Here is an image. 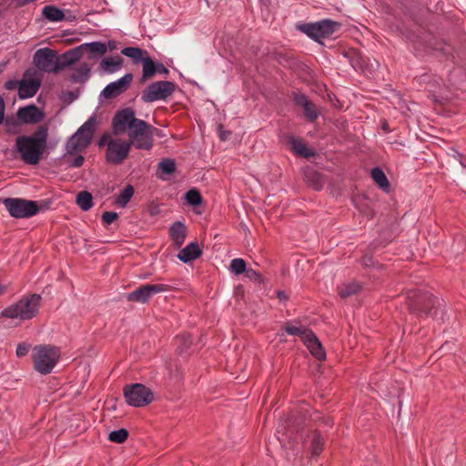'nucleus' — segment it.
Returning <instances> with one entry per match:
<instances>
[{
  "instance_id": "f257e3e1",
  "label": "nucleus",
  "mask_w": 466,
  "mask_h": 466,
  "mask_svg": "<svg viewBox=\"0 0 466 466\" xmlns=\"http://www.w3.org/2000/svg\"><path fill=\"white\" fill-rule=\"evenodd\" d=\"M48 131V125L43 124L30 135L18 136L12 149L13 155L18 156L26 165H38L45 156L49 154Z\"/></svg>"
},
{
  "instance_id": "f03ea898",
  "label": "nucleus",
  "mask_w": 466,
  "mask_h": 466,
  "mask_svg": "<svg viewBox=\"0 0 466 466\" xmlns=\"http://www.w3.org/2000/svg\"><path fill=\"white\" fill-rule=\"evenodd\" d=\"M405 305L409 313L417 318L430 317L444 321L442 301L427 290L410 289L405 297Z\"/></svg>"
},
{
  "instance_id": "7ed1b4c3",
  "label": "nucleus",
  "mask_w": 466,
  "mask_h": 466,
  "mask_svg": "<svg viewBox=\"0 0 466 466\" xmlns=\"http://www.w3.org/2000/svg\"><path fill=\"white\" fill-rule=\"evenodd\" d=\"M41 299V295L36 293L25 296L17 302L5 308L0 315L3 318L20 320L32 319L38 314Z\"/></svg>"
},
{
  "instance_id": "20e7f679",
  "label": "nucleus",
  "mask_w": 466,
  "mask_h": 466,
  "mask_svg": "<svg viewBox=\"0 0 466 466\" xmlns=\"http://www.w3.org/2000/svg\"><path fill=\"white\" fill-rule=\"evenodd\" d=\"M97 126L96 116H91L72 135L66 143V155H75L83 152L91 143L93 135Z\"/></svg>"
},
{
  "instance_id": "39448f33",
  "label": "nucleus",
  "mask_w": 466,
  "mask_h": 466,
  "mask_svg": "<svg viewBox=\"0 0 466 466\" xmlns=\"http://www.w3.org/2000/svg\"><path fill=\"white\" fill-rule=\"evenodd\" d=\"M132 127L129 129L128 143L137 149L149 150L153 146V136L158 133L159 129L152 127L145 120L134 121Z\"/></svg>"
},
{
  "instance_id": "423d86ee",
  "label": "nucleus",
  "mask_w": 466,
  "mask_h": 466,
  "mask_svg": "<svg viewBox=\"0 0 466 466\" xmlns=\"http://www.w3.org/2000/svg\"><path fill=\"white\" fill-rule=\"evenodd\" d=\"M60 357L59 349L50 345L35 346L33 350L34 368L41 374L52 372Z\"/></svg>"
},
{
  "instance_id": "0eeeda50",
  "label": "nucleus",
  "mask_w": 466,
  "mask_h": 466,
  "mask_svg": "<svg viewBox=\"0 0 466 466\" xmlns=\"http://www.w3.org/2000/svg\"><path fill=\"white\" fill-rule=\"evenodd\" d=\"M341 24L331 19H322L316 23H308L299 25V29L309 37L318 43H321L322 38H328L337 32Z\"/></svg>"
},
{
  "instance_id": "6e6552de",
  "label": "nucleus",
  "mask_w": 466,
  "mask_h": 466,
  "mask_svg": "<svg viewBox=\"0 0 466 466\" xmlns=\"http://www.w3.org/2000/svg\"><path fill=\"white\" fill-rule=\"evenodd\" d=\"M3 204L9 215L15 218H28L40 211L37 201L19 198H6Z\"/></svg>"
},
{
  "instance_id": "1a4fd4ad",
  "label": "nucleus",
  "mask_w": 466,
  "mask_h": 466,
  "mask_svg": "<svg viewBox=\"0 0 466 466\" xmlns=\"http://www.w3.org/2000/svg\"><path fill=\"white\" fill-rule=\"evenodd\" d=\"M123 393L127 403L132 407H144L154 400L152 390L141 383L126 385Z\"/></svg>"
},
{
  "instance_id": "9d476101",
  "label": "nucleus",
  "mask_w": 466,
  "mask_h": 466,
  "mask_svg": "<svg viewBox=\"0 0 466 466\" xmlns=\"http://www.w3.org/2000/svg\"><path fill=\"white\" fill-rule=\"evenodd\" d=\"M176 87V83L171 81H155L143 90L141 94V100L145 103L166 100L175 92Z\"/></svg>"
},
{
  "instance_id": "9b49d317",
  "label": "nucleus",
  "mask_w": 466,
  "mask_h": 466,
  "mask_svg": "<svg viewBox=\"0 0 466 466\" xmlns=\"http://www.w3.org/2000/svg\"><path fill=\"white\" fill-rule=\"evenodd\" d=\"M307 420H310V411L304 408L294 410L288 418L284 435L289 440L290 447H293L294 442L299 443L295 434L303 430Z\"/></svg>"
},
{
  "instance_id": "f8f14e48",
  "label": "nucleus",
  "mask_w": 466,
  "mask_h": 466,
  "mask_svg": "<svg viewBox=\"0 0 466 466\" xmlns=\"http://www.w3.org/2000/svg\"><path fill=\"white\" fill-rule=\"evenodd\" d=\"M172 289V287L167 284H145L127 295V299L132 302L145 304L156 294L166 292Z\"/></svg>"
},
{
  "instance_id": "ddd939ff",
  "label": "nucleus",
  "mask_w": 466,
  "mask_h": 466,
  "mask_svg": "<svg viewBox=\"0 0 466 466\" xmlns=\"http://www.w3.org/2000/svg\"><path fill=\"white\" fill-rule=\"evenodd\" d=\"M35 67L45 73H58L57 52L49 47L40 48L33 56Z\"/></svg>"
},
{
  "instance_id": "4468645a",
  "label": "nucleus",
  "mask_w": 466,
  "mask_h": 466,
  "mask_svg": "<svg viewBox=\"0 0 466 466\" xmlns=\"http://www.w3.org/2000/svg\"><path fill=\"white\" fill-rule=\"evenodd\" d=\"M131 143L122 139L108 141L106 152V160L112 165H120L127 157Z\"/></svg>"
},
{
  "instance_id": "2eb2a0df",
  "label": "nucleus",
  "mask_w": 466,
  "mask_h": 466,
  "mask_svg": "<svg viewBox=\"0 0 466 466\" xmlns=\"http://www.w3.org/2000/svg\"><path fill=\"white\" fill-rule=\"evenodd\" d=\"M135 117V111L131 107L118 110L112 119V128L115 135H119L130 129L134 121H139Z\"/></svg>"
},
{
  "instance_id": "dca6fc26",
  "label": "nucleus",
  "mask_w": 466,
  "mask_h": 466,
  "mask_svg": "<svg viewBox=\"0 0 466 466\" xmlns=\"http://www.w3.org/2000/svg\"><path fill=\"white\" fill-rule=\"evenodd\" d=\"M133 75L131 73L126 74L116 81L109 83L101 92V96L106 99L116 98L121 94L125 93L131 85Z\"/></svg>"
},
{
  "instance_id": "f3484780",
  "label": "nucleus",
  "mask_w": 466,
  "mask_h": 466,
  "mask_svg": "<svg viewBox=\"0 0 466 466\" xmlns=\"http://www.w3.org/2000/svg\"><path fill=\"white\" fill-rule=\"evenodd\" d=\"M16 116L21 124L33 125L40 123L44 119L45 114L35 105L31 104L19 107Z\"/></svg>"
},
{
  "instance_id": "a211bd4d",
  "label": "nucleus",
  "mask_w": 466,
  "mask_h": 466,
  "mask_svg": "<svg viewBox=\"0 0 466 466\" xmlns=\"http://www.w3.org/2000/svg\"><path fill=\"white\" fill-rule=\"evenodd\" d=\"M292 97L294 103L304 109V116L307 120L309 122L317 120L319 116V112L314 103L310 101L305 94L295 92L293 93Z\"/></svg>"
},
{
  "instance_id": "6ab92c4d",
  "label": "nucleus",
  "mask_w": 466,
  "mask_h": 466,
  "mask_svg": "<svg viewBox=\"0 0 466 466\" xmlns=\"http://www.w3.org/2000/svg\"><path fill=\"white\" fill-rule=\"evenodd\" d=\"M41 86L40 78H32L29 80H22L18 86V96L21 99L33 97Z\"/></svg>"
},
{
  "instance_id": "aec40b11",
  "label": "nucleus",
  "mask_w": 466,
  "mask_h": 466,
  "mask_svg": "<svg viewBox=\"0 0 466 466\" xmlns=\"http://www.w3.org/2000/svg\"><path fill=\"white\" fill-rule=\"evenodd\" d=\"M290 150L302 157L309 158L316 156V151L313 148L309 147L301 139L296 138L294 136H289L287 137Z\"/></svg>"
},
{
  "instance_id": "412c9836",
  "label": "nucleus",
  "mask_w": 466,
  "mask_h": 466,
  "mask_svg": "<svg viewBox=\"0 0 466 466\" xmlns=\"http://www.w3.org/2000/svg\"><path fill=\"white\" fill-rule=\"evenodd\" d=\"M82 57V53L79 51V47L76 46L63 53L62 55L57 54V71H61L66 67L74 65Z\"/></svg>"
},
{
  "instance_id": "4be33fe9",
  "label": "nucleus",
  "mask_w": 466,
  "mask_h": 466,
  "mask_svg": "<svg viewBox=\"0 0 466 466\" xmlns=\"http://www.w3.org/2000/svg\"><path fill=\"white\" fill-rule=\"evenodd\" d=\"M82 56L87 54L88 59H95L97 56H103L107 50V46L103 42H90L78 46Z\"/></svg>"
},
{
  "instance_id": "5701e85b",
  "label": "nucleus",
  "mask_w": 466,
  "mask_h": 466,
  "mask_svg": "<svg viewBox=\"0 0 466 466\" xmlns=\"http://www.w3.org/2000/svg\"><path fill=\"white\" fill-rule=\"evenodd\" d=\"M303 343L318 360H324L326 359V352L313 331H311Z\"/></svg>"
},
{
  "instance_id": "b1692460",
  "label": "nucleus",
  "mask_w": 466,
  "mask_h": 466,
  "mask_svg": "<svg viewBox=\"0 0 466 466\" xmlns=\"http://www.w3.org/2000/svg\"><path fill=\"white\" fill-rule=\"evenodd\" d=\"M202 255V249L197 242H191L177 254V258L184 263L190 262Z\"/></svg>"
},
{
  "instance_id": "393cba45",
  "label": "nucleus",
  "mask_w": 466,
  "mask_h": 466,
  "mask_svg": "<svg viewBox=\"0 0 466 466\" xmlns=\"http://www.w3.org/2000/svg\"><path fill=\"white\" fill-rule=\"evenodd\" d=\"M169 236L174 241L175 246L177 248H180L187 237L186 226L184 223L181 221L174 222L169 228Z\"/></svg>"
},
{
  "instance_id": "a878e982",
  "label": "nucleus",
  "mask_w": 466,
  "mask_h": 466,
  "mask_svg": "<svg viewBox=\"0 0 466 466\" xmlns=\"http://www.w3.org/2000/svg\"><path fill=\"white\" fill-rule=\"evenodd\" d=\"M123 61L119 56L106 57L100 62L99 70L102 73L113 74L121 68Z\"/></svg>"
},
{
  "instance_id": "bb28decb",
  "label": "nucleus",
  "mask_w": 466,
  "mask_h": 466,
  "mask_svg": "<svg viewBox=\"0 0 466 466\" xmlns=\"http://www.w3.org/2000/svg\"><path fill=\"white\" fill-rule=\"evenodd\" d=\"M304 180L317 191L321 190L324 185L322 175L309 167L304 170Z\"/></svg>"
},
{
  "instance_id": "cd10ccee",
  "label": "nucleus",
  "mask_w": 466,
  "mask_h": 466,
  "mask_svg": "<svg viewBox=\"0 0 466 466\" xmlns=\"http://www.w3.org/2000/svg\"><path fill=\"white\" fill-rule=\"evenodd\" d=\"M91 68L86 63H82L77 67L74 68V72L69 77L72 83H86L90 77Z\"/></svg>"
},
{
  "instance_id": "c85d7f7f",
  "label": "nucleus",
  "mask_w": 466,
  "mask_h": 466,
  "mask_svg": "<svg viewBox=\"0 0 466 466\" xmlns=\"http://www.w3.org/2000/svg\"><path fill=\"white\" fill-rule=\"evenodd\" d=\"M43 16L50 22H61L66 18V14L63 10L56 7V5H46L42 9Z\"/></svg>"
},
{
  "instance_id": "c756f323",
  "label": "nucleus",
  "mask_w": 466,
  "mask_h": 466,
  "mask_svg": "<svg viewBox=\"0 0 466 466\" xmlns=\"http://www.w3.org/2000/svg\"><path fill=\"white\" fill-rule=\"evenodd\" d=\"M142 64L143 69L140 82L143 83L146 80L152 78L157 74V63H155L148 55H147L143 59Z\"/></svg>"
},
{
  "instance_id": "7c9ffc66",
  "label": "nucleus",
  "mask_w": 466,
  "mask_h": 466,
  "mask_svg": "<svg viewBox=\"0 0 466 466\" xmlns=\"http://www.w3.org/2000/svg\"><path fill=\"white\" fill-rule=\"evenodd\" d=\"M371 177L381 189L385 191L390 189V184L389 179L380 167H376L371 169Z\"/></svg>"
},
{
  "instance_id": "2f4dec72",
  "label": "nucleus",
  "mask_w": 466,
  "mask_h": 466,
  "mask_svg": "<svg viewBox=\"0 0 466 466\" xmlns=\"http://www.w3.org/2000/svg\"><path fill=\"white\" fill-rule=\"evenodd\" d=\"M121 54L133 59L135 64L142 62L147 52L139 47L127 46L121 50Z\"/></svg>"
},
{
  "instance_id": "473e14b6",
  "label": "nucleus",
  "mask_w": 466,
  "mask_h": 466,
  "mask_svg": "<svg viewBox=\"0 0 466 466\" xmlns=\"http://www.w3.org/2000/svg\"><path fill=\"white\" fill-rule=\"evenodd\" d=\"M285 331L291 336H298L300 338L301 341L304 342L306 339L309 337V335L311 333V329L306 328V327H296L291 325L290 323H286L283 327Z\"/></svg>"
},
{
  "instance_id": "72a5a7b5",
  "label": "nucleus",
  "mask_w": 466,
  "mask_h": 466,
  "mask_svg": "<svg viewBox=\"0 0 466 466\" xmlns=\"http://www.w3.org/2000/svg\"><path fill=\"white\" fill-rule=\"evenodd\" d=\"M176 171V163L174 159L165 158L157 165V176L164 178L161 174L170 176Z\"/></svg>"
},
{
  "instance_id": "f704fd0d",
  "label": "nucleus",
  "mask_w": 466,
  "mask_h": 466,
  "mask_svg": "<svg viewBox=\"0 0 466 466\" xmlns=\"http://www.w3.org/2000/svg\"><path fill=\"white\" fill-rule=\"evenodd\" d=\"M76 204L83 211H87L93 207V197L88 191H80L76 195Z\"/></svg>"
},
{
  "instance_id": "c9c22d12",
  "label": "nucleus",
  "mask_w": 466,
  "mask_h": 466,
  "mask_svg": "<svg viewBox=\"0 0 466 466\" xmlns=\"http://www.w3.org/2000/svg\"><path fill=\"white\" fill-rule=\"evenodd\" d=\"M324 447V439L320 435L319 431H315L312 435L310 441V453L311 456H319Z\"/></svg>"
},
{
  "instance_id": "e433bc0d",
  "label": "nucleus",
  "mask_w": 466,
  "mask_h": 466,
  "mask_svg": "<svg viewBox=\"0 0 466 466\" xmlns=\"http://www.w3.org/2000/svg\"><path fill=\"white\" fill-rule=\"evenodd\" d=\"M133 195H134V187L131 185H127L120 192V194L116 197V198L115 200V204L119 205L121 207H126L127 204L130 201Z\"/></svg>"
},
{
  "instance_id": "4c0bfd02",
  "label": "nucleus",
  "mask_w": 466,
  "mask_h": 466,
  "mask_svg": "<svg viewBox=\"0 0 466 466\" xmlns=\"http://www.w3.org/2000/svg\"><path fill=\"white\" fill-rule=\"evenodd\" d=\"M361 286L357 282L343 284L339 287V294L341 298H348L358 293Z\"/></svg>"
},
{
  "instance_id": "58836bf2",
  "label": "nucleus",
  "mask_w": 466,
  "mask_h": 466,
  "mask_svg": "<svg viewBox=\"0 0 466 466\" xmlns=\"http://www.w3.org/2000/svg\"><path fill=\"white\" fill-rule=\"evenodd\" d=\"M178 345L177 347V351L182 355L187 352L188 349L192 345V338L189 334H182L177 337Z\"/></svg>"
},
{
  "instance_id": "ea45409f",
  "label": "nucleus",
  "mask_w": 466,
  "mask_h": 466,
  "mask_svg": "<svg viewBox=\"0 0 466 466\" xmlns=\"http://www.w3.org/2000/svg\"><path fill=\"white\" fill-rule=\"evenodd\" d=\"M185 199L187 202V204L192 207H198L203 201L200 192L196 188H191L188 191H187L185 194Z\"/></svg>"
},
{
  "instance_id": "a19ab883",
  "label": "nucleus",
  "mask_w": 466,
  "mask_h": 466,
  "mask_svg": "<svg viewBox=\"0 0 466 466\" xmlns=\"http://www.w3.org/2000/svg\"><path fill=\"white\" fill-rule=\"evenodd\" d=\"M229 270L235 275H240L246 272L247 264L243 258H234L230 261Z\"/></svg>"
},
{
  "instance_id": "79ce46f5",
  "label": "nucleus",
  "mask_w": 466,
  "mask_h": 466,
  "mask_svg": "<svg viewBox=\"0 0 466 466\" xmlns=\"http://www.w3.org/2000/svg\"><path fill=\"white\" fill-rule=\"evenodd\" d=\"M310 420L316 423L325 425L329 428L333 426V420L329 416L322 415L319 411L310 412Z\"/></svg>"
},
{
  "instance_id": "37998d69",
  "label": "nucleus",
  "mask_w": 466,
  "mask_h": 466,
  "mask_svg": "<svg viewBox=\"0 0 466 466\" xmlns=\"http://www.w3.org/2000/svg\"><path fill=\"white\" fill-rule=\"evenodd\" d=\"M128 437V431L126 429L112 431L108 435V440L115 443H123Z\"/></svg>"
},
{
  "instance_id": "c03bdc74",
  "label": "nucleus",
  "mask_w": 466,
  "mask_h": 466,
  "mask_svg": "<svg viewBox=\"0 0 466 466\" xmlns=\"http://www.w3.org/2000/svg\"><path fill=\"white\" fill-rule=\"evenodd\" d=\"M65 161L68 164L70 167H80L83 166L85 162V157L81 155L76 156L74 158H68L66 156H64Z\"/></svg>"
},
{
  "instance_id": "a18cd8bd",
  "label": "nucleus",
  "mask_w": 466,
  "mask_h": 466,
  "mask_svg": "<svg viewBox=\"0 0 466 466\" xmlns=\"http://www.w3.org/2000/svg\"><path fill=\"white\" fill-rule=\"evenodd\" d=\"M118 218V214L114 211H105L102 214V221L106 225H109L116 220Z\"/></svg>"
},
{
  "instance_id": "49530a36",
  "label": "nucleus",
  "mask_w": 466,
  "mask_h": 466,
  "mask_svg": "<svg viewBox=\"0 0 466 466\" xmlns=\"http://www.w3.org/2000/svg\"><path fill=\"white\" fill-rule=\"evenodd\" d=\"M245 275L249 279H254L259 283L262 282L261 275L257 270H255L253 268H247Z\"/></svg>"
},
{
  "instance_id": "de8ad7c7",
  "label": "nucleus",
  "mask_w": 466,
  "mask_h": 466,
  "mask_svg": "<svg viewBox=\"0 0 466 466\" xmlns=\"http://www.w3.org/2000/svg\"><path fill=\"white\" fill-rule=\"evenodd\" d=\"M30 349V345L26 343H19L16 347V356L21 358L25 356Z\"/></svg>"
},
{
  "instance_id": "09e8293b",
  "label": "nucleus",
  "mask_w": 466,
  "mask_h": 466,
  "mask_svg": "<svg viewBox=\"0 0 466 466\" xmlns=\"http://www.w3.org/2000/svg\"><path fill=\"white\" fill-rule=\"evenodd\" d=\"M218 136H219V138L221 141L228 140L231 135L230 131L224 130L223 125H221V124H219L218 126Z\"/></svg>"
},
{
  "instance_id": "8fccbe9b",
  "label": "nucleus",
  "mask_w": 466,
  "mask_h": 466,
  "mask_svg": "<svg viewBox=\"0 0 466 466\" xmlns=\"http://www.w3.org/2000/svg\"><path fill=\"white\" fill-rule=\"evenodd\" d=\"M361 263L364 267H371L374 265L373 258L370 255L366 254L361 259Z\"/></svg>"
},
{
  "instance_id": "3c124183",
  "label": "nucleus",
  "mask_w": 466,
  "mask_h": 466,
  "mask_svg": "<svg viewBox=\"0 0 466 466\" xmlns=\"http://www.w3.org/2000/svg\"><path fill=\"white\" fill-rule=\"evenodd\" d=\"M157 73L167 76L169 74V70L164 66L163 63L157 62Z\"/></svg>"
},
{
  "instance_id": "603ef678",
  "label": "nucleus",
  "mask_w": 466,
  "mask_h": 466,
  "mask_svg": "<svg viewBox=\"0 0 466 466\" xmlns=\"http://www.w3.org/2000/svg\"><path fill=\"white\" fill-rule=\"evenodd\" d=\"M110 140H113L112 138H110V136L108 134H104L98 140V143L97 145L99 147H103L105 145H106L108 147V141Z\"/></svg>"
},
{
  "instance_id": "864d4df0",
  "label": "nucleus",
  "mask_w": 466,
  "mask_h": 466,
  "mask_svg": "<svg viewBox=\"0 0 466 466\" xmlns=\"http://www.w3.org/2000/svg\"><path fill=\"white\" fill-rule=\"evenodd\" d=\"M5 117V101L2 96H0V125L3 123Z\"/></svg>"
},
{
  "instance_id": "5fc2aeb1",
  "label": "nucleus",
  "mask_w": 466,
  "mask_h": 466,
  "mask_svg": "<svg viewBox=\"0 0 466 466\" xmlns=\"http://www.w3.org/2000/svg\"><path fill=\"white\" fill-rule=\"evenodd\" d=\"M277 298L280 300V301H287L289 299V296L288 294L284 291V290H278L277 291Z\"/></svg>"
},
{
  "instance_id": "6e6d98bb",
  "label": "nucleus",
  "mask_w": 466,
  "mask_h": 466,
  "mask_svg": "<svg viewBox=\"0 0 466 466\" xmlns=\"http://www.w3.org/2000/svg\"><path fill=\"white\" fill-rule=\"evenodd\" d=\"M16 86H17V82L14 81V80H9V81L5 82V88L9 89V90L15 88Z\"/></svg>"
},
{
  "instance_id": "4d7b16f0",
  "label": "nucleus",
  "mask_w": 466,
  "mask_h": 466,
  "mask_svg": "<svg viewBox=\"0 0 466 466\" xmlns=\"http://www.w3.org/2000/svg\"><path fill=\"white\" fill-rule=\"evenodd\" d=\"M66 96L68 97V102L70 103V102H73L75 99L77 98L78 94L74 92V91H68Z\"/></svg>"
},
{
  "instance_id": "13d9d810",
  "label": "nucleus",
  "mask_w": 466,
  "mask_h": 466,
  "mask_svg": "<svg viewBox=\"0 0 466 466\" xmlns=\"http://www.w3.org/2000/svg\"><path fill=\"white\" fill-rule=\"evenodd\" d=\"M67 13H68V15H66L65 20L69 21V22H73V21H76L77 19L76 15L72 14V12L68 11Z\"/></svg>"
},
{
  "instance_id": "bf43d9fd",
  "label": "nucleus",
  "mask_w": 466,
  "mask_h": 466,
  "mask_svg": "<svg viewBox=\"0 0 466 466\" xmlns=\"http://www.w3.org/2000/svg\"><path fill=\"white\" fill-rule=\"evenodd\" d=\"M36 75V71L34 69H27L25 73V76H35Z\"/></svg>"
},
{
  "instance_id": "052dcab7",
  "label": "nucleus",
  "mask_w": 466,
  "mask_h": 466,
  "mask_svg": "<svg viewBox=\"0 0 466 466\" xmlns=\"http://www.w3.org/2000/svg\"><path fill=\"white\" fill-rule=\"evenodd\" d=\"M106 45L107 48L111 51L116 48V42L113 40L108 41L107 44H106Z\"/></svg>"
},
{
  "instance_id": "680f3d73",
  "label": "nucleus",
  "mask_w": 466,
  "mask_h": 466,
  "mask_svg": "<svg viewBox=\"0 0 466 466\" xmlns=\"http://www.w3.org/2000/svg\"><path fill=\"white\" fill-rule=\"evenodd\" d=\"M5 124H6L7 126H10V125H15V120L10 119V118H8V117H7V118L5 119Z\"/></svg>"
},
{
  "instance_id": "e2e57ef3",
  "label": "nucleus",
  "mask_w": 466,
  "mask_h": 466,
  "mask_svg": "<svg viewBox=\"0 0 466 466\" xmlns=\"http://www.w3.org/2000/svg\"><path fill=\"white\" fill-rule=\"evenodd\" d=\"M279 441L281 446H283V447L286 446V443H285L286 440L285 439L281 440V439L279 438Z\"/></svg>"
},
{
  "instance_id": "0e129e2a",
  "label": "nucleus",
  "mask_w": 466,
  "mask_h": 466,
  "mask_svg": "<svg viewBox=\"0 0 466 466\" xmlns=\"http://www.w3.org/2000/svg\"><path fill=\"white\" fill-rule=\"evenodd\" d=\"M3 291H4V288H3V286L0 284V295L3 293Z\"/></svg>"
}]
</instances>
